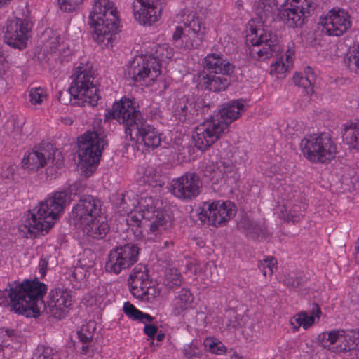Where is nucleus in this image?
Masks as SVG:
<instances>
[{"mask_svg":"<svg viewBox=\"0 0 359 359\" xmlns=\"http://www.w3.org/2000/svg\"><path fill=\"white\" fill-rule=\"evenodd\" d=\"M312 306L313 307L310 310V316H313L314 318L316 317L317 318H319L320 316L322 313L320 306L316 303H313Z\"/></svg>","mask_w":359,"mask_h":359,"instance_id":"nucleus-57","label":"nucleus"},{"mask_svg":"<svg viewBox=\"0 0 359 359\" xmlns=\"http://www.w3.org/2000/svg\"><path fill=\"white\" fill-rule=\"evenodd\" d=\"M61 37L59 35H55L50 38L48 40V46L51 52L55 53L58 50V47L60 46Z\"/></svg>","mask_w":359,"mask_h":359,"instance_id":"nucleus-50","label":"nucleus"},{"mask_svg":"<svg viewBox=\"0 0 359 359\" xmlns=\"http://www.w3.org/2000/svg\"><path fill=\"white\" fill-rule=\"evenodd\" d=\"M8 294L13 310L26 317H38L41 311L48 309L51 316L57 319L65 318L72 305L69 292L59 288L53 289L49 294L50 300L46 307L43 297L47 287L36 278L25 280L21 283H8Z\"/></svg>","mask_w":359,"mask_h":359,"instance_id":"nucleus-1","label":"nucleus"},{"mask_svg":"<svg viewBox=\"0 0 359 359\" xmlns=\"http://www.w3.org/2000/svg\"><path fill=\"white\" fill-rule=\"evenodd\" d=\"M123 309L126 315L133 320H137L135 316L142 315L141 311L136 309L129 302H126L124 303Z\"/></svg>","mask_w":359,"mask_h":359,"instance_id":"nucleus-48","label":"nucleus"},{"mask_svg":"<svg viewBox=\"0 0 359 359\" xmlns=\"http://www.w3.org/2000/svg\"><path fill=\"white\" fill-rule=\"evenodd\" d=\"M95 330V323L94 321H90L86 325H83L81 330L77 332L79 341L82 344H91Z\"/></svg>","mask_w":359,"mask_h":359,"instance_id":"nucleus-33","label":"nucleus"},{"mask_svg":"<svg viewBox=\"0 0 359 359\" xmlns=\"http://www.w3.org/2000/svg\"><path fill=\"white\" fill-rule=\"evenodd\" d=\"M277 262L273 257H268L259 264V269L262 271L264 276H271L273 273V268H277Z\"/></svg>","mask_w":359,"mask_h":359,"instance_id":"nucleus-39","label":"nucleus"},{"mask_svg":"<svg viewBox=\"0 0 359 359\" xmlns=\"http://www.w3.org/2000/svg\"><path fill=\"white\" fill-rule=\"evenodd\" d=\"M140 248L135 244L127 243L113 248L105 263L107 272L119 274L122 270L130 268L138 259Z\"/></svg>","mask_w":359,"mask_h":359,"instance_id":"nucleus-16","label":"nucleus"},{"mask_svg":"<svg viewBox=\"0 0 359 359\" xmlns=\"http://www.w3.org/2000/svg\"><path fill=\"white\" fill-rule=\"evenodd\" d=\"M137 203V201L134 197L131 198V196L128 193H126L121 195V198L116 205L119 211L128 214L133 212Z\"/></svg>","mask_w":359,"mask_h":359,"instance_id":"nucleus-36","label":"nucleus"},{"mask_svg":"<svg viewBox=\"0 0 359 359\" xmlns=\"http://www.w3.org/2000/svg\"><path fill=\"white\" fill-rule=\"evenodd\" d=\"M343 140L351 148L359 149V121L345 125Z\"/></svg>","mask_w":359,"mask_h":359,"instance_id":"nucleus-31","label":"nucleus"},{"mask_svg":"<svg viewBox=\"0 0 359 359\" xmlns=\"http://www.w3.org/2000/svg\"><path fill=\"white\" fill-rule=\"evenodd\" d=\"M355 345H356V343H355L354 341H353L351 344H350V342L348 341V344L345 345V348L344 349L346 351L353 349V348H354Z\"/></svg>","mask_w":359,"mask_h":359,"instance_id":"nucleus-63","label":"nucleus"},{"mask_svg":"<svg viewBox=\"0 0 359 359\" xmlns=\"http://www.w3.org/2000/svg\"><path fill=\"white\" fill-rule=\"evenodd\" d=\"M7 288H6L4 291L0 290V304H3L6 301V297L4 294V292L7 291Z\"/></svg>","mask_w":359,"mask_h":359,"instance_id":"nucleus-64","label":"nucleus"},{"mask_svg":"<svg viewBox=\"0 0 359 359\" xmlns=\"http://www.w3.org/2000/svg\"><path fill=\"white\" fill-rule=\"evenodd\" d=\"M318 342L323 348L329 349V335L327 332H324L318 334Z\"/></svg>","mask_w":359,"mask_h":359,"instance_id":"nucleus-53","label":"nucleus"},{"mask_svg":"<svg viewBox=\"0 0 359 359\" xmlns=\"http://www.w3.org/2000/svg\"><path fill=\"white\" fill-rule=\"evenodd\" d=\"M127 222L129 226L140 228V233L145 231L149 239H154L161 235L170 225L163 212H155L149 209H141L134 213L131 212Z\"/></svg>","mask_w":359,"mask_h":359,"instance_id":"nucleus-10","label":"nucleus"},{"mask_svg":"<svg viewBox=\"0 0 359 359\" xmlns=\"http://www.w3.org/2000/svg\"><path fill=\"white\" fill-rule=\"evenodd\" d=\"M305 207L302 203L294 204L290 209L284 206V210H280V217L287 222H298L304 216Z\"/></svg>","mask_w":359,"mask_h":359,"instance_id":"nucleus-32","label":"nucleus"},{"mask_svg":"<svg viewBox=\"0 0 359 359\" xmlns=\"http://www.w3.org/2000/svg\"><path fill=\"white\" fill-rule=\"evenodd\" d=\"M167 286L169 288H173L174 287L180 286L182 284V276L180 273L175 271L174 273H170L167 275Z\"/></svg>","mask_w":359,"mask_h":359,"instance_id":"nucleus-47","label":"nucleus"},{"mask_svg":"<svg viewBox=\"0 0 359 359\" xmlns=\"http://www.w3.org/2000/svg\"><path fill=\"white\" fill-rule=\"evenodd\" d=\"M4 62H0V92L1 93H6L9 88V77L4 69Z\"/></svg>","mask_w":359,"mask_h":359,"instance_id":"nucleus-45","label":"nucleus"},{"mask_svg":"<svg viewBox=\"0 0 359 359\" xmlns=\"http://www.w3.org/2000/svg\"><path fill=\"white\" fill-rule=\"evenodd\" d=\"M106 119H116L124 126L126 137L136 141L147 149L157 148L161 142L160 133L151 125L147 123L142 113L134 106V102L123 97L114 103L112 108L105 114Z\"/></svg>","mask_w":359,"mask_h":359,"instance_id":"nucleus-2","label":"nucleus"},{"mask_svg":"<svg viewBox=\"0 0 359 359\" xmlns=\"http://www.w3.org/2000/svg\"><path fill=\"white\" fill-rule=\"evenodd\" d=\"M83 1V0H58V4L61 11L70 13L76 10Z\"/></svg>","mask_w":359,"mask_h":359,"instance_id":"nucleus-42","label":"nucleus"},{"mask_svg":"<svg viewBox=\"0 0 359 359\" xmlns=\"http://www.w3.org/2000/svg\"><path fill=\"white\" fill-rule=\"evenodd\" d=\"M344 63L350 71L359 74V43L353 46V50L344 58Z\"/></svg>","mask_w":359,"mask_h":359,"instance_id":"nucleus-34","label":"nucleus"},{"mask_svg":"<svg viewBox=\"0 0 359 359\" xmlns=\"http://www.w3.org/2000/svg\"><path fill=\"white\" fill-rule=\"evenodd\" d=\"M309 43L312 46H316L320 44V41L317 39L315 36V34H310V36L308 37Z\"/></svg>","mask_w":359,"mask_h":359,"instance_id":"nucleus-61","label":"nucleus"},{"mask_svg":"<svg viewBox=\"0 0 359 359\" xmlns=\"http://www.w3.org/2000/svg\"><path fill=\"white\" fill-rule=\"evenodd\" d=\"M50 163L51 165L46 169V174L48 179L52 180L55 178L57 170L63 165V159L61 153L52 144L48 142L34 146L32 151L25 154L22 161L25 169L34 171H37Z\"/></svg>","mask_w":359,"mask_h":359,"instance_id":"nucleus-7","label":"nucleus"},{"mask_svg":"<svg viewBox=\"0 0 359 359\" xmlns=\"http://www.w3.org/2000/svg\"><path fill=\"white\" fill-rule=\"evenodd\" d=\"M254 7L257 15L262 22L267 19L274 20L277 13L278 15V0H255Z\"/></svg>","mask_w":359,"mask_h":359,"instance_id":"nucleus-27","label":"nucleus"},{"mask_svg":"<svg viewBox=\"0 0 359 359\" xmlns=\"http://www.w3.org/2000/svg\"><path fill=\"white\" fill-rule=\"evenodd\" d=\"M284 284L291 289H296L302 286V278L297 276H286Z\"/></svg>","mask_w":359,"mask_h":359,"instance_id":"nucleus-49","label":"nucleus"},{"mask_svg":"<svg viewBox=\"0 0 359 359\" xmlns=\"http://www.w3.org/2000/svg\"><path fill=\"white\" fill-rule=\"evenodd\" d=\"M133 3V15L135 19L143 25H151L158 21L162 9L164 7V0H135Z\"/></svg>","mask_w":359,"mask_h":359,"instance_id":"nucleus-20","label":"nucleus"},{"mask_svg":"<svg viewBox=\"0 0 359 359\" xmlns=\"http://www.w3.org/2000/svg\"><path fill=\"white\" fill-rule=\"evenodd\" d=\"M83 188L80 183H74L69 186V189L62 192H66L68 196V203L71 201H74L76 196H79Z\"/></svg>","mask_w":359,"mask_h":359,"instance_id":"nucleus-46","label":"nucleus"},{"mask_svg":"<svg viewBox=\"0 0 359 359\" xmlns=\"http://www.w3.org/2000/svg\"><path fill=\"white\" fill-rule=\"evenodd\" d=\"M245 111L244 104L239 100H233L226 104L217 115L201 128H198L194 136L196 148L201 151L206 150L217 142L224 134L229 132V125L237 119L241 111Z\"/></svg>","mask_w":359,"mask_h":359,"instance_id":"nucleus-3","label":"nucleus"},{"mask_svg":"<svg viewBox=\"0 0 359 359\" xmlns=\"http://www.w3.org/2000/svg\"><path fill=\"white\" fill-rule=\"evenodd\" d=\"M184 32L181 27H177L173 34L172 38L174 40L177 41L182 37Z\"/></svg>","mask_w":359,"mask_h":359,"instance_id":"nucleus-60","label":"nucleus"},{"mask_svg":"<svg viewBox=\"0 0 359 359\" xmlns=\"http://www.w3.org/2000/svg\"><path fill=\"white\" fill-rule=\"evenodd\" d=\"M141 314L142 315H139V316H135L137 320H140L143 323H144V320L147 321V322L153 321L154 318L152 316H151L149 314L144 313H143L142 311H141Z\"/></svg>","mask_w":359,"mask_h":359,"instance_id":"nucleus-59","label":"nucleus"},{"mask_svg":"<svg viewBox=\"0 0 359 359\" xmlns=\"http://www.w3.org/2000/svg\"><path fill=\"white\" fill-rule=\"evenodd\" d=\"M137 203H140V205L143 208L142 209H149L155 212L160 211L159 210H156L153 207V199L151 197L145 198H142L140 201Z\"/></svg>","mask_w":359,"mask_h":359,"instance_id":"nucleus-51","label":"nucleus"},{"mask_svg":"<svg viewBox=\"0 0 359 359\" xmlns=\"http://www.w3.org/2000/svg\"><path fill=\"white\" fill-rule=\"evenodd\" d=\"M212 107H213L212 104H210V102L206 103L205 101L204 100V104L201 108L200 118L202 117L203 115L208 114Z\"/></svg>","mask_w":359,"mask_h":359,"instance_id":"nucleus-58","label":"nucleus"},{"mask_svg":"<svg viewBox=\"0 0 359 359\" xmlns=\"http://www.w3.org/2000/svg\"><path fill=\"white\" fill-rule=\"evenodd\" d=\"M83 224V232L95 239H102L109 231L107 221H100L97 217L91 219Z\"/></svg>","mask_w":359,"mask_h":359,"instance_id":"nucleus-28","label":"nucleus"},{"mask_svg":"<svg viewBox=\"0 0 359 359\" xmlns=\"http://www.w3.org/2000/svg\"><path fill=\"white\" fill-rule=\"evenodd\" d=\"M130 290L137 299L152 302L159 295L160 290L149 279L147 267L142 264L136 265L128 279Z\"/></svg>","mask_w":359,"mask_h":359,"instance_id":"nucleus-12","label":"nucleus"},{"mask_svg":"<svg viewBox=\"0 0 359 359\" xmlns=\"http://www.w3.org/2000/svg\"><path fill=\"white\" fill-rule=\"evenodd\" d=\"M29 97L32 104H41L46 98V94L43 88H34L29 91Z\"/></svg>","mask_w":359,"mask_h":359,"instance_id":"nucleus-41","label":"nucleus"},{"mask_svg":"<svg viewBox=\"0 0 359 359\" xmlns=\"http://www.w3.org/2000/svg\"><path fill=\"white\" fill-rule=\"evenodd\" d=\"M48 261L46 258H41L39 263V270L41 278H43L46 274V270L48 266Z\"/></svg>","mask_w":359,"mask_h":359,"instance_id":"nucleus-56","label":"nucleus"},{"mask_svg":"<svg viewBox=\"0 0 359 359\" xmlns=\"http://www.w3.org/2000/svg\"><path fill=\"white\" fill-rule=\"evenodd\" d=\"M204 66L212 74L231 75L234 71V65L217 53L208 54L204 58Z\"/></svg>","mask_w":359,"mask_h":359,"instance_id":"nucleus-24","label":"nucleus"},{"mask_svg":"<svg viewBox=\"0 0 359 359\" xmlns=\"http://www.w3.org/2000/svg\"><path fill=\"white\" fill-rule=\"evenodd\" d=\"M293 80L296 86L304 88L307 95H312L313 93V83L316 80V76L311 67H306L304 76L302 74H295Z\"/></svg>","mask_w":359,"mask_h":359,"instance_id":"nucleus-30","label":"nucleus"},{"mask_svg":"<svg viewBox=\"0 0 359 359\" xmlns=\"http://www.w3.org/2000/svg\"><path fill=\"white\" fill-rule=\"evenodd\" d=\"M219 170H221V180L224 177V175L233 171V166L226 162H219Z\"/></svg>","mask_w":359,"mask_h":359,"instance_id":"nucleus-55","label":"nucleus"},{"mask_svg":"<svg viewBox=\"0 0 359 359\" xmlns=\"http://www.w3.org/2000/svg\"><path fill=\"white\" fill-rule=\"evenodd\" d=\"M89 18L88 24L94 29L93 39L107 46L118 29V12L114 4L109 0H95Z\"/></svg>","mask_w":359,"mask_h":359,"instance_id":"nucleus-5","label":"nucleus"},{"mask_svg":"<svg viewBox=\"0 0 359 359\" xmlns=\"http://www.w3.org/2000/svg\"><path fill=\"white\" fill-rule=\"evenodd\" d=\"M52 348L39 345L35 349L32 359H55Z\"/></svg>","mask_w":359,"mask_h":359,"instance_id":"nucleus-37","label":"nucleus"},{"mask_svg":"<svg viewBox=\"0 0 359 359\" xmlns=\"http://www.w3.org/2000/svg\"><path fill=\"white\" fill-rule=\"evenodd\" d=\"M157 330L158 327L156 325L151 324L145 325L144 328L145 334H147L151 339H154V337L157 333Z\"/></svg>","mask_w":359,"mask_h":359,"instance_id":"nucleus-54","label":"nucleus"},{"mask_svg":"<svg viewBox=\"0 0 359 359\" xmlns=\"http://www.w3.org/2000/svg\"><path fill=\"white\" fill-rule=\"evenodd\" d=\"M329 335V347L330 345L337 343V341H343V340L347 341V338L351 337L348 335L345 334L344 330H332L327 332Z\"/></svg>","mask_w":359,"mask_h":359,"instance_id":"nucleus-44","label":"nucleus"},{"mask_svg":"<svg viewBox=\"0 0 359 359\" xmlns=\"http://www.w3.org/2000/svg\"><path fill=\"white\" fill-rule=\"evenodd\" d=\"M237 228L253 239H264L269 236V232L264 228L250 219L246 215L241 217L237 222Z\"/></svg>","mask_w":359,"mask_h":359,"instance_id":"nucleus-26","label":"nucleus"},{"mask_svg":"<svg viewBox=\"0 0 359 359\" xmlns=\"http://www.w3.org/2000/svg\"><path fill=\"white\" fill-rule=\"evenodd\" d=\"M183 353L188 359L200 358L202 355V351L195 343L185 344L183 348Z\"/></svg>","mask_w":359,"mask_h":359,"instance_id":"nucleus-40","label":"nucleus"},{"mask_svg":"<svg viewBox=\"0 0 359 359\" xmlns=\"http://www.w3.org/2000/svg\"><path fill=\"white\" fill-rule=\"evenodd\" d=\"M202 182L195 172H186L172 182V194L177 198L191 201L201 193Z\"/></svg>","mask_w":359,"mask_h":359,"instance_id":"nucleus-18","label":"nucleus"},{"mask_svg":"<svg viewBox=\"0 0 359 359\" xmlns=\"http://www.w3.org/2000/svg\"><path fill=\"white\" fill-rule=\"evenodd\" d=\"M67 204V194L55 192L51 196L41 201L32 210L29 211L27 218L24 222L25 228L35 234L48 233Z\"/></svg>","mask_w":359,"mask_h":359,"instance_id":"nucleus-4","label":"nucleus"},{"mask_svg":"<svg viewBox=\"0 0 359 359\" xmlns=\"http://www.w3.org/2000/svg\"><path fill=\"white\" fill-rule=\"evenodd\" d=\"M230 76L231 75L209 73L202 76L200 85L205 90L209 91L215 93L223 91L230 85Z\"/></svg>","mask_w":359,"mask_h":359,"instance_id":"nucleus-25","label":"nucleus"},{"mask_svg":"<svg viewBox=\"0 0 359 359\" xmlns=\"http://www.w3.org/2000/svg\"><path fill=\"white\" fill-rule=\"evenodd\" d=\"M204 104V99L193 95H184L176 104L175 116L182 122L189 123L200 120L201 108Z\"/></svg>","mask_w":359,"mask_h":359,"instance_id":"nucleus-21","label":"nucleus"},{"mask_svg":"<svg viewBox=\"0 0 359 359\" xmlns=\"http://www.w3.org/2000/svg\"><path fill=\"white\" fill-rule=\"evenodd\" d=\"M203 175L210 181L217 182L221 180V170L219 162H208L202 170Z\"/></svg>","mask_w":359,"mask_h":359,"instance_id":"nucleus-35","label":"nucleus"},{"mask_svg":"<svg viewBox=\"0 0 359 359\" xmlns=\"http://www.w3.org/2000/svg\"><path fill=\"white\" fill-rule=\"evenodd\" d=\"M184 25L188 27L187 34L191 40L190 46L198 48L205 36V27L203 19L195 13L188 14L184 20Z\"/></svg>","mask_w":359,"mask_h":359,"instance_id":"nucleus-23","label":"nucleus"},{"mask_svg":"<svg viewBox=\"0 0 359 359\" xmlns=\"http://www.w3.org/2000/svg\"><path fill=\"white\" fill-rule=\"evenodd\" d=\"M256 35L252 39V46L249 48V56L255 60H266L273 57H278L283 49L278 36L271 29H252Z\"/></svg>","mask_w":359,"mask_h":359,"instance_id":"nucleus-11","label":"nucleus"},{"mask_svg":"<svg viewBox=\"0 0 359 359\" xmlns=\"http://www.w3.org/2000/svg\"><path fill=\"white\" fill-rule=\"evenodd\" d=\"M72 81L67 90L60 92L57 99L60 103L67 104L71 101V97L81 100L79 104L85 106L87 103L91 107L97 104L100 97L97 88L93 84V76L90 71H87L83 66H78L76 71L72 76Z\"/></svg>","mask_w":359,"mask_h":359,"instance_id":"nucleus-6","label":"nucleus"},{"mask_svg":"<svg viewBox=\"0 0 359 359\" xmlns=\"http://www.w3.org/2000/svg\"><path fill=\"white\" fill-rule=\"evenodd\" d=\"M287 65L286 67L285 64L281 60H276L274 63L271 64L270 74H276V77L280 79L284 76V73L287 71Z\"/></svg>","mask_w":359,"mask_h":359,"instance_id":"nucleus-43","label":"nucleus"},{"mask_svg":"<svg viewBox=\"0 0 359 359\" xmlns=\"http://www.w3.org/2000/svg\"><path fill=\"white\" fill-rule=\"evenodd\" d=\"M323 27V30L330 36H340L351 26L348 13L341 9H332L329 15L320 18L319 22Z\"/></svg>","mask_w":359,"mask_h":359,"instance_id":"nucleus-22","label":"nucleus"},{"mask_svg":"<svg viewBox=\"0 0 359 359\" xmlns=\"http://www.w3.org/2000/svg\"><path fill=\"white\" fill-rule=\"evenodd\" d=\"M199 210V219L216 227L225 225L236 215L235 205L229 201H205Z\"/></svg>","mask_w":359,"mask_h":359,"instance_id":"nucleus-13","label":"nucleus"},{"mask_svg":"<svg viewBox=\"0 0 359 359\" xmlns=\"http://www.w3.org/2000/svg\"><path fill=\"white\" fill-rule=\"evenodd\" d=\"M209 348L212 353L216 354H222L225 352V346L221 342H212L209 345Z\"/></svg>","mask_w":359,"mask_h":359,"instance_id":"nucleus-52","label":"nucleus"},{"mask_svg":"<svg viewBox=\"0 0 359 359\" xmlns=\"http://www.w3.org/2000/svg\"><path fill=\"white\" fill-rule=\"evenodd\" d=\"M194 296L187 288H182L177 292L174 299V313L180 315L183 311L191 307Z\"/></svg>","mask_w":359,"mask_h":359,"instance_id":"nucleus-29","label":"nucleus"},{"mask_svg":"<svg viewBox=\"0 0 359 359\" xmlns=\"http://www.w3.org/2000/svg\"><path fill=\"white\" fill-rule=\"evenodd\" d=\"M293 320L297 324L296 327L302 326L304 329L306 330L314 323L315 318L313 316H308L306 311H302L293 317Z\"/></svg>","mask_w":359,"mask_h":359,"instance_id":"nucleus-38","label":"nucleus"},{"mask_svg":"<svg viewBox=\"0 0 359 359\" xmlns=\"http://www.w3.org/2000/svg\"><path fill=\"white\" fill-rule=\"evenodd\" d=\"M162 48L156 51V56L136 57L130 62L124 70V77L129 84H138L146 78L154 80L161 74L163 55L160 53Z\"/></svg>","mask_w":359,"mask_h":359,"instance_id":"nucleus-8","label":"nucleus"},{"mask_svg":"<svg viewBox=\"0 0 359 359\" xmlns=\"http://www.w3.org/2000/svg\"><path fill=\"white\" fill-rule=\"evenodd\" d=\"M314 9L315 5L309 0H285L280 6L278 16L289 27H302Z\"/></svg>","mask_w":359,"mask_h":359,"instance_id":"nucleus-15","label":"nucleus"},{"mask_svg":"<svg viewBox=\"0 0 359 359\" xmlns=\"http://www.w3.org/2000/svg\"><path fill=\"white\" fill-rule=\"evenodd\" d=\"M90 344H83L81 347V353L86 354L89 350Z\"/></svg>","mask_w":359,"mask_h":359,"instance_id":"nucleus-62","label":"nucleus"},{"mask_svg":"<svg viewBox=\"0 0 359 359\" xmlns=\"http://www.w3.org/2000/svg\"><path fill=\"white\" fill-rule=\"evenodd\" d=\"M300 147L307 159L314 163L330 161L337 153L336 145L330 135L325 133L304 137L301 141Z\"/></svg>","mask_w":359,"mask_h":359,"instance_id":"nucleus-9","label":"nucleus"},{"mask_svg":"<svg viewBox=\"0 0 359 359\" xmlns=\"http://www.w3.org/2000/svg\"><path fill=\"white\" fill-rule=\"evenodd\" d=\"M100 212L101 201L93 196L83 195L72 208L70 222L74 226L85 224L91 219L100 217Z\"/></svg>","mask_w":359,"mask_h":359,"instance_id":"nucleus-17","label":"nucleus"},{"mask_svg":"<svg viewBox=\"0 0 359 359\" xmlns=\"http://www.w3.org/2000/svg\"><path fill=\"white\" fill-rule=\"evenodd\" d=\"M107 144L105 136L95 131H87L78 139V156L85 165H93L100 161L102 151Z\"/></svg>","mask_w":359,"mask_h":359,"instance_id":"nucleus-14","label":"nucleus"},{"mask_svg":"<svg viewBox=\"0 0 359 359\" xmlns=\"http://www.w3.org/2000/svg\"><path fill=\"white\" fill-rule=\"evenodd\" d=\"M30 29V23L26 20L15 18L9 20L6 25L4 41L12 48L22 50L27 46Z\"/></svg>","mask_w":359,"mask_h":359,"instance_id":"nucleus-19","label":"nucleus"}]
</instances>
